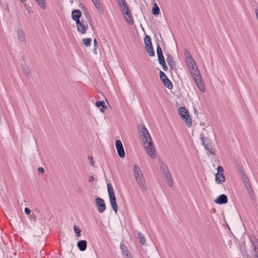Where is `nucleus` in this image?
Wrapping results in <instances>:
<instances>
[{
	"label": "nucleus",
	"instance_id": "obj_11",
	"mask_svg": "<svg viewBox=\"0 0 258 258\" xmlns=\"http://www.w3.org/2000/svg\"><path fill=\"white\" fill-rule=\"evenodd\" d=\"M120 247L122 251V254L125 258H132L130 251L127 249L123 242H121L120 244Z\"/></svg>",
	"mask_w": 258,
	"mask_h": 258
},
{
	"label": "nucleus",
	"instance_id": "obj_13",
	"mask_svg": "<svg viewBox=\"0 0 258 258\" xmlns=\"http://www.w3.org/2000/svg\"><path fill=\"white\" fill-rule=\"evenodd\" d=\"M227 202H228L227 197L224 194L220 195L215 200V202L216 204H220V205L225 204L227 203Z\"/></svg>",
	"mask_w": 258,
	"mask_h": 258
},
{
	"label": "nucleus",
	"instance_id": "obj_36",
	"mask_svg": "<svg viewBox=\"0 0 258 258\" xmlns=\"http://www.w3.org/2000/svg\"><path fill=\"white\" fill-rule=\"evenodd\" d=\"M183 52H184V55H185L186 58L191 57L190 53L188 52V51L186 49H184Z\"/></svg>",
	"mask_w": 258,
	"mask_h": 258
},
{
	"label": "nucleus",
	"instance_id": "obj_35",
	"mask_svg": "<svg viewBox=\"0 0 258 258\" xmlns=\"http://www.w3.org/2000/svg\"><path fill=\"white\" fill-rule=\"evenodd\" d=\"M85 12H84V16H85L86 19L89 21H91V17L90 16V14L89 12L86 10V9L85 8Z\"/></svg>",
	"mask_w": 258,
	"mask_h": 258
},
{
	"label": "nucleus",
	"instance_id": "obj_22",
	"mask_svg": "<svg viewBox=\"0 0 258 258\" xmlns=\"http://www.w3.org/2000/svg\"><path fill=\"white\" fill-rule=\"evenodd\" d=\"M22 70L23 74L28 78L31 77V73L28 67L26 65L22 66Z\"/></svg>",
	"mask_w": 258,
	"mask_h": 258
},
{
	"label": "nucleus",
	"instance_id": "obj_23",
	"mask_svg": "<svg viewBox=\"0 0 258 258\" xmlns=\"http://www.w3.org/2000/svg\"><path fill=\"white\" fill-rule=\"evenodd\" d=\"M153 7L152 9V12L153 15H157L160 13V9L158 7L157 4L155 3V1H154Z\"/></svg>",
	"mask_w": 258,
	"mask_h": 258
},
{
	"label": "nucleus",
	"instance_id": "obj_17",
	"mask_svg": "<svg viewBox=\"0 0 258 258\" xmlns=\"http://www.w3.org/2000/svg\"><path fill=\"white\" fill-rule=\"evenodd\" d=\"M92 2L99 13H103L104 9L100 0H92Z\"/></svg>",
	"mask_w": 258,
	"mask_h": 258
},
{
	"label": "nucleus",
	"instance_id": "obj_19",
	"mask_svg": "<svg viewBox=\"0 0 258 258\" xmlns=\"http://www.w3.org/2000/svg\"><path fill=\"white\" fill-rule=\"evenodd\" d=\"M87 241L85 240H80L77 243V246L81 251H84L87 248Z\"/></svg>",
	"mask_w": 258,
	"mask_h": 258
},
{
	"label": "nucleus",
	"instance_id": "obj_39",
	"mask_svg": "<svg viewBox=\"0 0 258 258\" xmlns=\"http://www.w3.org/2000/svg\"><path fill=\"white\" fill-rule=\"evenodd\" d=\"M163 53L162 49L159 44L157 45V54H159Z\"/></svg>",
	"mask_w": 258,
	"mask_h": 258
},
{
	"label": "nucleus",
	"instance_id": "obj_9",
	"mask_svg": "<svg viewBox=\"0 0 258 258\" xmlns=\"http://www.w3.org/2000/svg\"><path fill=\"white\" fill-rule=\"evenodd\" d=\"M78 31L82 34H85L86 30L88 28L87 22L85 23L82 20V21H78L76 23Z\"/></svg>",
	"mask_w": 258,
	"mask_h": 258
},
{
	"label": "nucleus",
	"instance_id": "obj_2",
	"mask_svg": "<svg viewBox=\"0 0 258 258\" xmlns=\"http://www.w3.org/2000/svg\"><path fill=\"white\" fill-rule=\"evenodd\" d=\"M134 174L136 181L142 191L147 190L146 182L140 166L135 164L134 165Z\"/></svg>",
	"mask_w": 258,
	"mask_h": 258
},
{
	"label": "nucleus",
	"instance_id": "obj_21",
	"mask_svg": "<svg viewBox=\"0 0 258 258\" xmlns=\"http://www.w3.org/2000/svg\"><path fill=\"white\" fill-rule=\"evenodd\" d=\"M124 19L127 23L130 25H132L134 24V21L131 12H129V14H127L126 16H124Z\"/></svg>",
	"mask_w": 258,
	"mask_h": 258
},
{
	"label": "nucleus",
	"instance_id": "obj_16",
	"mask_svg": "<svg viewBox=\"0 0 258 258\" xmlns=\"http://www.w3.org/2000/svg\"><path fill=\"white\" fill-rule=\"evenodd\" d=\"M166 60L168 62V65L171 67L172 69L175 68V62L174 60L173 57L170 53H168L166 55Z\"/></svg>",
	"mask_w": 258,
	"mask_h": 258
},
{
	"label": "nucleus",
	"instance_id": "obj_1",
	"mask_svg": "<svg viewBox=\"0 0 258 258\" xmlns=\"http://www.w3.org/2000/svg\"><path fill=\"white\" fill-rule=\"evenodd\" d=\"M139 129L141 136L143 137L142 142L145 151L152 159H155L156 157V151L148 130L144 125H140Z\"/></svg>",
	"mask_w": 258,
	"mask_h": 258
},
{
	"label": "nucleus",
	"instance_id": "obj_24",
	"mask_svg": "<svg viewBox=\"0 0 258 258\" xmlns=\"http://www.w3.org/2000/svg\"><path fill=\"white\" fill-rule=\"evenodd\" d=\"M201 140L202 141V145L205 147L206 144H211L210 143V139L206 137H204L203 134L201 135Z\"/></svg>",
	"mask_w": 258,
	"mask_h": 258
},
{
	"label": "nucleus",
	"instance_id": "obj_49",
	"mask_svg": "<svg viewBox=\"0 0 258 258\" xmlns=\"http://www.w3.org/2000/svg\"><path fill=\"white\" fill-rule=\"evenodd\" d=\"M105 108H106V106L104 104L101 106V108L100 109V110L101 112H104L105 110Z\"/></svg>",
	"mask_w": 258,
	"mask_h": 258
},
{
	"label": "nucleus",
	"instance_id": "obj_47",
	"mask_svg": "<svg viewBox=\"0 0 258 258\" xmlns=\"http://www.w3.org/2000/svg\"><path fill=\"white\" fill-rule=\"evenodd\" d=\"M165 174H166L165 176H166L167 179L171 178V175L169 171H167Z\"/></svg>",
	"mask_w": 258,
	"mask_h": 258
},
{
	"label": "nucleus",
	"instance_id": "obj_52",
	"mask_svg": "<svg viewBox=\"0 0 258 258\" xmlns=\"http://www.w3.org/2000/svg\"><path fill=\"white\" fill-rule=\"evenodd\" d=\"M159 62L162 66V67L163 66H164L165 64H166V62L165 61V60H163L162 61H160Z\"/></svg>",
	"mask_w": 258,
	"mask_h": 258
},
{
	"label": "nucleus",
	"instance_id": "obj_29",
	"mask_svg": "<svg viewBox=\"0 0 258 258\" xmlns=\"http://www.w3.org/2000/svg\"><path fill=\"white\" fill-rule=\"evenodd\" d=\"M144 43L145 45V47L147 46H152L151 43V39L150 37L148 35H146L144 38Z\"/></svg>",
	"mask_w": 258,
	"mask_h": 258
},
{
	"label": "nucleus",
	"instance_id": "obj_18",
	"mask_svg": "<svg viewBox=\"0 0 258 258\" xmlns=\"http://www.w3.org/2000/svg\"><path fill=\"white\" fill-rule=\"evenodd\" d=\"M225 181V176L223 173H216L215 181L217 184H222Z\"/></svg>",
	"mask_w": 258,
	"mask_h": 258
},
{
	"label": "nucleus",
	"instance_id": "obj_37",
	"mask_svg": "<svg viewBox=\"0 0 258 258\" xmlns=\"http://www.w3.org/2000/svg\"><path fill=\"white\" fill-rule=\"evenodd\" d=\"M246 189L248 190V194H249V196L250 197H251L252 198H253V197L254 196V192H253V191L251 187L250 186V188H246Z\"/></svg>",
	"mask_w": 258,
	"mask_h": 258
},
{
	"label": "nucleus",
	"instance_id": "obj_8",
	"mask_svg": "<svg viewBox=\"0 0 258 258\" xmlns=\"http://www.w3.org/2000/svg\"><path fill=\"white\" fill-rule=\"evenodd\" d=\"M96 206L97 208L98 211L99 213H103L106 210V205L104 201L99 198L97 197L95 199Z\"/></svg>",
	"mask_w": 258,
	"mask_h": 258
},
{
	"label": "nucleus",
	"instance_id": "obj_27",
	"mask_svg": "<svg viewBox=\"0 0 258 258\" xmlns=\"http://www.w3.org/2000/svg\"><path fill=\"white\" fill-rule=\"evenodd\" d=\"M205 149L207 151V154L210 156L214 155V152L212 151L213 147L211 144H206Z\"/></svg>",
	"mask_w": 258,
	"mask_h": 258
},
{
	"label": "nucleus",
	"instance_id": "obj_50",
	"mask_svg": "<svg viewBox=\"0 0 258 258\" xmlns=\"http://www.w3.org/2000/svg\"><path fill=\"white\" fill-rule=\"evenodd\" d=\"M94 178L93 177V176L92 175H91V176H89V182H92L93 181H94Z\"/></svg>",
	"mask_w": 258,
	"mask_h": 258
},
{
	"label": "nucleus",
	"instance_id": "obj_7",
	"mask_svg": "<svg viewBox=\"0 0 258 258\" xmlns=\"http://www.w3.org/2000/svg\"><path fill=\"white\" fill-rule=\"evenodd\" d=\"M159 75L160 79L163 82L164 85L169 89H171L173 88V85L171 82L167 78L165 74L162 71H160Z\"/></svg>",
	"mask_w": 258,
	"mask_h": 258
},
{
	"label": "nucleus",
	"instance_id": "obj_55",
	"mask_svg": "<svg viewBox=\"0 0 258 258\" xmlns=\"http://www.w3.org/2000/svg\"><path fill=\"white\" fill-rule=\"evenodd\" d=\"M153 2H154V0H152Z\"/></svg>",
	"mask_w": 258,
	"mask_h": 258
},
{
	"label": "nucleus",
	"instance_id": "obj_28",
	"mask_svg": "<svg viewBox=\"0 0 258 258\" xmlns=\"http://www.w3.org/2000/svg\"><path fill=\"white\" fill-rule=\"evenodd\" d=\"M145 48L150 56H154L155 52L153 50L152 46H147L145 47Z\"/></svg>",
	"mask_w": 258,
	"mask_h": 258
},
{
	"label": "nucleus",
	"instance_id": "obj_38",
	"mask_svg": "<svg viewBox=\"0 0 258 258\" xmlns=\"http://www.w3.org/2000/svg\"><path fill=\"white\" fill-rule=\"evenodd\" d=\"M123 15H126L127 14H129V12H130V10L129 9L128 7L126 8L123 10L121 11Z\"/></svg>",
	"mask_w": 258,
	"mask_h": 258
},
{
	"label": "nucleus",
	"instance_id": "obj_30",
	"mask_svg": "<svg viewBox=\"0 0 258 258\" xmlns=\"http://www.w3.org/2000/svg\"><path fill=\"white\" fill-rule=\"evenodd\" d=\"M39 6L41 7L42 9H45L46 8V4L45 0H35Z\"/></svg>",
	"mask_w": 258,
	"mask_h": 258
},
{
	"label": "nucleus",
	"instance_id": "obj_12",
	"mask_svg": "<svg viewBox=\"0 0 258 258\" xmlns=\"http://www.w3.org/2000/svg\"><path fill=\"white\" fill-rule=\"evenodd\" d=\"M17 38L19 41L25 44L26 41V38L24 32L22 29L18 30L17 32Z\"/></svg>",
	"mask_w": 258,
	"mask_h": 258
},
{
	"label": "nucleus",
	"instance_id": "obj_26",
	"mask_svg": "<svg viewBox=\"0 0 258 258\" xmlns=\"http://www.w3.org/2000/svg\"><path fill=\"white\" fill-rule=\"evenodd\" d=\"M160 168L161 172L163 173H165L167 171H169L167 166L163 162H160Z\"/></svg>",
	"mask_w": 258,
	"mask_h": 258
},
{
	"label": "nucleus",
	"instance_id": "obj_45",
	"mask_svg": "<svg viewBox=\"0 0 258 258\" xmlns=\"http://www.w3.org/2000/svg\"><path fill=\"white\" fill-rule=\"evenodd\" d=\"M94 50L96 51L97 47H98V43L97 40L96 39H94Z\"/></svg>",
	"mask_w": 258,
	"mask_h": 258
},
{
	"label": "nucleus",
	"instance_id": "obj_34",
	"mask_svg": "<svg viewBox=\"0 0 258 258\" xmlns=\"http://www.w3.org/2000/svg\"><path fill=\"white\" fill-rule=\"evenodd\" d=\"M74 230L77 237H79L81 235V229L77 225L74 226Z\"/></svg>",
	"mask_w": 258,
	"mask_h": 258
},
{
	"label": "nucleus",
	"instance_id": "obj_15",
	"mask_svg": "<svg viewBox=\"0 0 258 258\" xmlns=\"http://www.w3.org/2000/svg\"><path fill=\"white\" fill-rule=\"evenodd\" d=\"M240 175H241L242 181L244 184V185H245L246 188H250V187L251 186V185H250V183L249 179L246 176L245 173L244 172V171L242 170L240 171Z\"/></svg>",
	"mask_w": 258,
	"mask_h": 258
},
{
	"label": "nucleus",
	"instance_id": "obj_25",
	"mask_svg": "<svg viewBox=\"0 0 258 258\" xmlns=\"http://www.w3.org/2000/svg\"><path fill=\"white\" fill-rule=\"evenodd\" d=\"M137 234L141 244L142 245L145 244L146 243V239L144 235L140 231H138Z\"/></svg>",
	"mask_w": 258,
	"mask_h": 258
},
{
	"label": "nucleus",
	"instance_id": "obj_53",
	"mask_svg": "<svg viewBox=\"0 0 258 258\" xmlns=\"http://www.w3.org/2000/svg\"><path fill=\"white\" fill-rule=\"evenodd\" d=\"M163 69L164 71H166L168 69V68L166 66V64H165L164 66H162Z\"/></svg>",
	"mask_w": 258,
	"mask_h": 258
},
{
	"label": "nucleus",
	"instance_id": "obj_46",
	"mask_svg": "<svg viewBox=\"0 0 258 258\" xmlns=\"http://www.w3.org/2000/svg\"><path fill=\"white\" fill-rule=\"evenodd\" d=\"M24 211L27 215H30L31 213V210L28 208H25Z\"/></svg>",
	"mask_w": 258,
	"mask_h": 258
},
{
	"label": "nucleus",
	"instance_id": "obj_44",
	"mask_svg": "<svg viewBox=\"0 0 258 258\" xmlns=\"http://www.w3.org/2000/svg\"><path fill=\"white\" fill-rule=\"evenodd\" d=\"M88 160L89 161L90 164L92 166H94V162L93 157L91 156H88Z\"/></svg>",
	"mask_w": 258,
	"mask_h": 258
},
{
	"label": "nucleus",
	"instance_id": "obj_3",
	"mask_svg": "<svg viewBox=\"0 0 258 258\" xmlns=\"http://www.w3.org/2000/svg\"><path fill=\"white\" fill-rule=\"evenodd\" d=\"M198 88L203 92H205V88L203 80L202 79L196 63L188 67Z\"/></svg>",
	"mask_w": 258,
	"mask_h": 258
},
{
	"label": "nucleus",
	"instance_id": "obj_10",
	"mask_svg": "<svg viewBox=\"0 0 258 258\" xmlns=\"http://www.w3.org/2000/svg\"><path fill=\"white\" fill-rule=\"evenodd\" d=\"M115 145L118 156L121 158L124 157L125 152L121 141L116 140Z\"/></svg>",
	"mask_w": 258,
	"mask_h": 258
},
{
	"label": "nucleus",
	"instance_id": "obj_31",
	"mask_svg": "<svg viewBox=\"0 0 258 258\" xmlns=\"http://www.w3.org/2000/svg\"><path fill=\"white\" fill-rule=\"evenodd\" d=\"M185 62L187 65L188 66V67L193 66L194 63H196L195 60L192 58V57L186 58Z\"/></svg>",
	"mask_w": 258,
	"mask_h": 258
},
{
	"label": "nucleus",
	"instance_id": "obj_40",
	"mask_svg": "<svg viewBox=\"0 0 258 258\" xmlns=\"http://www.w3.org/2000/svg\"><path fill=\"white\" fill-rule=\"evenodd\" d=\"M224 171L223 168L221 166H219L217 167V173H223Z\"/></svg>",
	"mask_w": 258,
	"mask_h": 258
},
{
	"label": "nucleus",
	"instance_id": "obj_54",
	"mask_svg": "<svg viewBox=\"0 0 258 258\" xmlns=\"http://www.w3.org/2000/svg\"><path fill=\"white\" fill-rule=\"evenodd\" d=\"M21 1L22 2V3H24L26 1V0H21Z\"/></svg>",
	"mask_w": 258,
	"mask_h": 258
},
{
	"label": "nucleus",
	"instance_id": "obj_48",
	"mask_svg": "<svg viewBox=\"0 0 258 258\" xmlns=\"http://www.w3.org/2000/svg\"><path fill=\"white\" fill-rule=\"evenodd\" d=\"M26 10L29 13H33V11L32 10V9L30 7H28L27 8H26Z\"/></svg>",
	"mask_w": 258,
	"mask_h": 258
},
{
	"label": "nucleus",
	"instance_id": "obj_42",
	"mask_svg": "<svg viewBox=\"0 0 258 258\" xmlns=\"http://www.w3.org/2000/svg\"><path fill=\"white\" fill-rule=\"evenodd\" d=\"M167 183L169 187H171L173 186L172 178L167 179Z\"/></svg>",
	"mask_w": 258,
	"mask_h": 258
},
{
	"label": "nucleus",
	"instance_id": "obj_43",
	"mask_svg": "<svg viewBox=\"0 0 258 258\" xmlns=\"http://www.w3.org/2000/svg\"><path fill=\"white\" fill-rule=\"evenodd\" d=\"M157 55H158V58L159 62L160 61H162L163 60H165L164 59V57L163 55V53L157 54Z\"/></svg>",
	"mask_w": 258,
	"mask_h": 258
},
{
	"label": "nucleus",
	"instance_id": "obj_14",
	"mask_svg": "<svg viewBox=\"0 0 258 258\" xmlns=\"http://www.w3.org/2000/svg\"><path fill=\"white\" fill-rule=\"evenodd\" d=\"M82 13L80 10H75L72 12V19L74 20L76 23L80 21V18L81 17Z\"/></svg>",
	"mask_w": 258,
	"mask_h": 258
},
{
	"label": "nucleus",
	"instance_id": "obj_41",
	"mask_svg": "<svg viewBox=\"0 0 258 258\" xmlns=\"http://www.w3.org/2000/svg\"><path fill=\"white\" fill-rule=\"evenodd\" d=\"M104 104V101H98L96 102V106L98 107H99L100 106H102V105H103Z\"/></svg>",
	"mask_w": 258,
	"mask_h": 258
},
{
	"label": "nucleus",
	"instance_id": "obj_4",
	"mask_svg": "<svg viewBox=\"0 0 258 258\" xmlns=\"http://www.w3.org/2000/svg\"><path fill=\"white\" fill-rule=\"evenodd\" d=\"M250 245V254L252 258H258V239L253 235L249 236Z\"/></svg>",
	"mask_w": 258,
	"mask_h": 258
},
{
	"label": "nucleus",
	"instance_id": "obj_51",
	"mask_svg": "<svg viewBox=\"0 0 258 258\" xmlns=\"http://www.w3.org/2000/svg\"><path fill=\"white\" fill-rule=\"evenodd\" d=\"M38 171L41 173H44V168L42 167H39L38 168Z\"/></svg>",
	"mask_w": 258,
	"mask_h": 258
},
{
	"label": "nucleus",
	"instance_id": "obj_6",
	"mask_svg": "<svg viewBox=\"0 0 258 258\" xmlns=\"http://www.w3.org/2000/svg\"><path fill=\"white\" fill-rule=\"evenodd\" d=\"M178 113L185 122L188 127L192 125L191 119L189 116L188 111L184 107H180L178 110Z\"/></svg>",
	"mask_w": 258,
	"mask_h": 258
},
{
	"label": "nucleus",
	"instance_id": "obj_5",
	"mask_svg": "<svg viewBox=\"0 0 258 258\" xmlns=\"http://www.w3.org/2000/svg\"><path fill=\"white\" fill-rule=\"evenodd\" d=\"M107 187L111 206L113 211L116 213L117 212L118 208L113 188L111 183H107Z\"/></svg>",
	"mask_w": 258,
	"mask_h": 258
},
{
	"label": "nucleus",
	"instance_id": "obj_33",
	"mask_svg": "<svg viewBox=\"0 0 258 258\" xmlns=\"http://www.w3.org/2000/svg\"><path fill=\"white\" fill-rule=\"evenodd\" d=\"M91 38H84L83 39L84 44L86 46H89L91 44Z\"/></svg>",
	"mask_w": 258,
	"mask_h": 258
},
{
	"label": "nucleus",
	"instance_id": "obj_32",
	"mask_svg": "<svg viewBox=\"0 0 258 258\" xmlns=\"http://www.w3.org/2000/svg\"><path fill=\"white\" fill-rule=\"evenodd\" d=\"M185 62L187 65L188 66V67L193 66L194 63H196L195 60L192 58V57L186 58Z\"/></svg>",
	"mask_w": 258,
	"mask_h": 258
},
{
	"label": "nucleus",
	"instance_id": "obj_20",
	"mask_svg": "<svg viewBox=\"0 0 258 258\" xmlns=\"http://www.w3.org/2000/svg\"><path fill=\"white\" fill-rule=\"evenodd\" d=\"M117 2L121 11L128 7L125 0H117Z\"/></svg>",
	"mask_w": 258,
	"mask_h": 258
}]
</instances>
